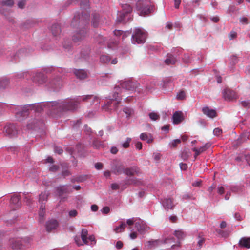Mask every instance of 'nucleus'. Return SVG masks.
Here are the masks:
<instances>
[{
	"instance_id": "29",
	"label": "nucleus",
	"mask_w": 250,
	"mask_h": 250,
	"mask_svg": "<svg viewBox=\"0 0 250 250\" xmlns=\"http://www.w3.org/2000/svg\"><path fill=\"white\" fill-rule=\"evenodd\" d=\"M140 139L143 141H146L147 143H150L153 141V137L149 134V135L146 133H142L140 135Z\"/></svg>"
},
{
	"instance_id": "61",
	"label": "nucleus",
	"mask_w": 250,
	"mask_h": 250,
	"mask_svg": "<svg viewBox=\"0 0 250 250\" xmlns=\"http://www.w3.org/2000/svg\"><path fill=\"white\" fill-rule=\"evenodd\" d=\"M54 149V152L59 154H61L63 152L62 149L61 147H59V146H55Z\"/></svg>"
},
{
	"instance_id": "35",
	"label": "nucleus",
	"mask_w": 250,
	"mask_h": 250,
	"mask_svg": "<svg viewBox=\"0 0 250 250\" xmlns=\"http://www.w3.org/2000/svg\"><path fill=\"white\" fill-rule=\"evenodd\" d=\"M130 33L131 32L129 31H126L125 32H124L123 31L120 30H115L114 31V34L115 36H119L122 35L123 38H124L125 37L129 36V34H130Z\"/></svg>"
},
{
	"instance_id": "6",
	"label": "nucleus",
	"mask_w": 250,
	"mask_h": 250,
	"mask_svg": "<svg viewBox=\"0 0 250 250\" xmlns=\"http://www.w3.org/2000/svg\"><path fill=\"white\" fill-rule=\"evenodd\" d=\"M122 11L119 12L116 21L118 23H125L128 21L129 19H131L130 12L132 11V8L127 4L122 5Z\"/></svg>"
},
{
	"instance_id": "54",
	"label": "nucleus",
	"mask_w": 250,
	"mask_h": 250,
	"mask_svg": "<svg viewBox=\"0 0 250 250\" xmlns=\"http://www.w3.org/2000/svg\"><path fill=\"white\" fill-rule=\"evenodd\" d=\"M190 155L189 153L187 150H184L181 154L182 158L184 160H187Z\"/></svg>"
},
{
	"instance_id": "49",
	"label": "nucleus",
	"mask_w": 250,
	"mask_h": 250,
	"mask_svg": "<svg viewBox=\"0 0 250 250\" xmlns=\"http://www.w3.org/2000/svg\"><path fill=\"white\" fill-rule=\"evenodd\" d=\"M138 219V218H132L127 220L126 224L129 225L128 229H131L130 226L132 225L134 223L135 224V222L137 221Z\"/></svg>"
},
{
	"instance_id": "53",
	"label": "nucleus",
	"mask_w": 250,
	"mask_h": 250,
	"mask_svg": "<svg viewBox=\"0 0 250 250\" xmlns=\"http://www.w3.org/2000/svg\"><path fill=\"white\" fill-rule=\"evenodd\" d=\"M24 201L27 205H30L32 203V199L31 196L27 193H24Z\"/></svg>"
},
{
	"instance_id": "36",
	"label": "nucleus",
	"mask_w": 250,
	"mask_h": 250,
	"mask_svg": "<svg viewBox=\"0 0 250 250\" xmlns=\"http://www.w3.org/2000/svg\"><path fill=\"white\" fill-rule=\"evenodd\" d=\"M123 112L126 114L127 118L130 117L134 113V111L132 108L127 107L123 108Z\"/></svg>"
},
{
	"instance_id": "62",
	"label": "nucleus",
	"mask_w": 250,
	"mask_h": 250,
	"mask_svg": "<svg viewBox=\"0 0 250 250\" xmlns=\"http://www.w3.org/2000/svg\"><path fill=\"white\" fill-rule=\"evenodd\" d=\"M246 156H244L243 154H241L235 158V161L238 162L243 161L245 159Z\"/></svg>"
},
{
	"instance_id": "59",
	"label": "nucleus",
	"mask_w": 250,
	"mask_h": 250,
	"mask_svg": "<svg viewBox=\"0 0 250 250\" xmlns=\"http://www.w3.org/2000/svg\"><path fill=\"white\" fill-rule=\"evenodd\" d=\"M181 143V140L180 139H175L174 140H173L171 143H170V145L172 147H175L177 144H179Z\"/></svg>"
},
{
	"instance_id": "8",
	"label": "nucleus",
	"mask_w": 250,
	"mask_h": 250,
	"mask_svg": "<svg viewBox=\"0 0 250 250\" xmlns=\"http://www.w3.org/2000/svg\"><path fill=\"white\" fill-rule=\"evenodd\" d=\"M30 241L31 239L28 237L21 239H13L11 241V247L13 250H21L25 247H28Z\"/></svg>"
},
{
	"instance_id": "25",
	"label": "nucleus",
	"mask_w": 250,
	"mask_h": 250,
	"mask_svg": "<svg viewBox=\"0 0 250 250\" xmlns=\"http://www.w3.org/2000/svg\"><path fill=\"white\" fill-rule=\"evenodd\" d=\"M74 73L77 78L81 80L85 79L87 76V73L84 69H75Z\"/></svg>"
},
{
	"instance_id": "45",
	"label": "nucleus",
	"mask_w": 250,
	"mask_h": 250,
	"mask_svg": "<svg viewBox=\"0 0 250 250\" xmlns=\"http://www.w3.org/2000/svg\"><path fill=\"white\" fill-rule=\"evenodd\" d=\"M148 115L150 119L154 121H156L160 118L159 115L157 113L154 112L149 113Z\"/></svg>"
},
{
	"instance_id": "41",
	"label": "nucleus",
	"mask_w": 250,
	"mask_h": 250,
	"mask_svg": "<svg viewBox=\"0 0 250 250\" xmlns=\"http://www.w3.org/2000/svg\"><path fill=\"white\" fill-rule=\"evenodd\" d=\"M88 178V176L87 175H82L75 177V180L78 183L83 182L86 181Z\"/></svg>"
},
{
	"instance_id": "51",
	"label": "nucleus",
	"mask_w": 250,
	"mask_h": 250,
	"mask_svg": "<svg viewBox=\"0 0 250 250\" xmlns=\"http://www.w3.org/2000/svg\"><path fill=\"white\" fill-rule=\"evenodd\" d=\"M183 60V62L186 63H189L191 62V59L190 58L189 55L188 53L184 54Z\"/></svg>"
},
{
	"instance_id": "14",
	"label": "nucleus",
	"mask_w": 250,
	"mask_h": 250,
	"mask_svg": "<svg viewBox=\"0 0 250 250\" xmlns=\"http://www.w3.org/2000/svg\"><path fill=\"white\" fill-rule=\"evenodd\" d=\"M81 101H87L90 103L91 104H97L100 103V99L93 95H87L81 96Z\"/></svg>"
},
{
	"instance_id": "9",
	"label": "nucleus",
	"mask_w": 250,
	"mask_h": 250,
	"mask_svg": "<svg viewBox=\"0 0 250 250\" xmlns=\"http://www.w3.org/2000/svg\"><path fill=\"white\" fill-rule=\"evenodd\" d=\"M63 85V83L61 76H57L52 78L49 82L48 86L54 90L60 89Z\"/></svg>"
},
{
	"instance_id": "16",
	"label": "nucleus",
	"mask_w": 250,
	"mask_h": 250,
	"mask_svg": "<svg viewBox=\"0 0 250 250\" xmlns=\"http://www.w3.org/2000/svg\"><path fill=\"white\" fill-rule=\"evenodd\" d=\"M141 173V171L138 167L136 166H133L125 168L124 173L127 176H132L135 174L139 175Z\"/></svg>"
},
{
	"instance_id": "30",
	"label": "nucleus",
	"mask_w": 250,
	"mask_h": 250,
	"mask_svg": "<svg viewBox=\"0 0 250 250\" xmlns=\"http://www.w3.org/2000/svg\"><path fill=\"white\" fill-rule=\"evenodd\" d=\"M45 206L42 204L40 207V210L39 212V221L40 223H42L44 221V217L45 215Z\"/></svg>"
},
{
	"instance_id": "26",
	"label": "nucleus",
	"mask_w": 250,
	"mask_h": 250,
	"mask_svg": "<svg viewBox=\"0 0 250 250\" xmlns=\"http://www.w3.org/2000/svg\"><path fill=\"white\" fill-rule=\"evenodd\" d=\"M162 204L163 207L166 210L172 209L173 207L174 206L172 203L171 199L170 198L164 199L162 201Z\"/></svg>"
},
{
	"instance_id": "55",
	"label": "nucleus",
	"mask_w": 250,
	"mask_h": 250,
	"mask_svg": "<svg viewBox=\"0 0 250 250\" xmlns=\"http://www.w3.org/2000/svg\"><path fill=\"white\" fill-rule=\"evenodd\" d=\"M131 140V139L130 138H127L126 139V140L122 144V145L123 147L125 148H127L129 146V144H130Z\"/></svg>"
},
{
	"instance_id": "19",
	"label": "nucleus",
	"mask_w": 250,
	"mask_h": 250,
	"mask_svg": "<svg viewBox=\"0 0 250 250\" xmlns=\"http://www.w3.org/2000/svg\"><path fill=\"white\" fill-rule=\"evenodd\" d=\"M223 97L226 101H231L234 97V93L233 91L229 88H226L222 91Z\"/></svg>"
},
{
	"instance_id": "28",
	"label": "nucleus",
	"mask_w": 250,
	"mask_h": 250,
	"mask_svg": "<svg viewBox=\"0 0 250 250\" xmlns=\"http://www.w3.org/2000/svg\"><path fill=\"white\" fill-rule=\"evenodd\" d=\"M101 21L100 15L97 13H93L92 14V25L94 27H97L98 26L99 24Z\"/></svg>"
},
{
	"instance_id": "2",
	"label": "nucleus",
	"mask_w": 250,
	"mask_h": 250,
	"mask_svg": "<svg viewBox=\"0 0 250 250\" xmlns=\"http://www.w3.org/2000/svg\"><path fill=\"white\" fill-rule=\"evenodd\" d=\"M89 13L82 12L75 14L71 23V26L73 28L79 29L76 31L72 36V40L75 42H77L83 39L85 37L86 31L85 26L89 21Z\"/></svg>"
},
{
	"instance_id": "5",
	"label": "nucleus",
	"mask_w": 250,
	"mask_h": 250,
	"mask_svg": "<svg viewBox=\"0 0 250 250\" xmlns=\"http://www.w3.org/2000/svg\"><path fill=\"white\" fill-rule=\"evenodd\" d=\"M121 96L113 92L112 96H110V98L106 102L105 104L102 106L103 109L107 111L116 110L121 102Z\"/></svg>"
},
{
	"instance_id": "57",
	"label": "nucleus",
	"mask_w": 250,
	"mask_h": 250,
	"mask_svg": "<svg viewBox=\"0 0 250 250\" xmlns=\"http://www.w3.org/2000/svg\"><path fill=\"white\" fill-rule=\"evenodd\" d=\"M87 240H89L91 242L90 244H89L88 245H93L95 244L96 243V240L95 239V237L93 235H90L87 237Z\"/></svg>"
},
{
	"instance_id": "22",
	"label": "nucleus",
	"mask_w": 250,
	"mask_h": 250,
	"mask_svg": "<svg viewBox=\"0 0 250 250\" xmlns=\"http://www.w3.org/2000/svg\"><path fill=\"white\" fill-rule=\"evenodd\" d=\"M124 182L127 185H133L135 186H139L143 184V182L140 179H137L135 177L126 178Z\"/></svg>"
},
{
	"instance_id": "18",
	"label": "nucleus",
	"mask_w": 250,
	"mask_h": 250,
	"mask_svg": "<svg viewBox=\"0 0 250 250\" xmlns=\"http://www.w3.org/2000/svg\"><path fill=\"white\" fill-rule=\"evenodd\" d=\"M58 226V223L55 219L49 220L46 223V229L47 231L50 232L56 229Z\"/></svg>"
},
{
	"instance_id": "32",
	"label": "nucleus",
	"mask_w": 250,
	"mask_h": 250,
	"mask_svg": "<svg viewBox=\"0 0 250 250\" xmlns=\"http://www.w3.org/2000/svg\"><path fill=\"white\" fill-rule=\"evenodd\" d=\"M9 84V80L6 77H2L0 79V89L6 88Z\"/></svg>"
},
{
	"instance_id": "17",
	"label": "nucleus",
	"mask_w": 250,
	"mask_h": 250,
	"mask_svg": "<svg viewBox=\"0 0 250 250\" xmlns=\"http://www.w3.org/2000/svg\"><path fill=\"white\" fill-rule=\"evenodd\" d=\"M10 206L14 210L21 207V203L20 202V198L18 195H14L11 197Z\"/></svg>"
},
{
	"instance_id": "50",
	"label": "nucleus",
	"mask_w": 250,
	"mask_h": 250,
	"mask_svg": "<svg viewBox=\"0 0 250 250\" xmlns=\"http://www.w3.org/2000/svg\"><path fill=\"white\" fill-rule=\"evenodd\" d=\"M222 132H223L222 130L219 127L214 128L213 131V135L215 136H217V137L221 136V134H222Z\"/></svg>"
},
{
	"instance_id": "40",
	"label": "nucleus",
	"mask_w": 250,
	"mask_h": 250,
	"mask_svg": "<svg viewBox=\"0 0 250 250\" xmlns=\"http://www.w3.org/2000/svg\"><path fill=\"white\" fill-rule=\"evenodd\" d=\"M174 234L178 239H183L185 237V234L182 230L175 231Z\"/></svg>"
},
{
	"instance_id": "56",
	"label": "nucleus",
	"mask_w": 250,
	"mask_h": 250,
	"mask_svg": "<svg viewBox=\"0 0 250 250\" xmlns=\"http://www.w3.org/2000/svg\"><path fill=\"white\" fill-rule=\"evenodd\" d=\"M185 97V93L184 91H181L178 93L176 96V98L179 100H183Z\"/></svg>"
},
{
	"instance_id": "11",
	"label": "nucleus",
	"mask_w": 250,
	"mask_h": 250,
	"mask_svg": "<svg viewBox=\"0 0 250 250\" xmlns=\"http://www.w3.org/2000/svg\"><path fill=\"white\" fill-rule=\"evenodd\" d=\"M135 226L138 232L141 234L145 233L150 229L143 220L140 219H138L135 222Z\"/></svg>"
},
{
	"instance_id": "37",
	"label": "nucleus",
	"mask_w": 250,
	"mask_h": 250,
	"mask_svg": "<svg viewBox=\"0 0 250 250\" xmlns=\"http://www.w3.org/2000/svg\"><path fill=\"white\" fill-rule=\"evenodd\" d=\"M176 62L175 57L172 55L168 56V57L165 60V62L167 64H173Z\"/></svg>"
},
{
	"instance_id": "20",
	"label": "nucleus",
	"mask_w": 250,
	"mask_h": 250,
	"mask_svg": "<svg viewBox=\"0 0 250 250\" xmlns=\"http://www.w3.org/2000/svg\"><path fill=\"white\" fill-rule=\"evenodd\" d=\"M202 111L205 115L209 118H213L216 116V111L213 109L209 108L208 106L203 107Z\"/></svg>"
},
{
	"instance_id": "10",
	"label": "nucleus",
	"mask_w": 250,
	"mask_h": 250,
	"mask_svg": "<svg viewBox=\"0 0 250 250\" xmlns=\"http://www.w3.org/2000/svg\"><path fill=\"white\" fill-rule=\"evenodd\" d=\"M112 172L115 174H121L124 173L125 169L123 164L117 160H114L111 163Z\"/></svg>"
},
{
	"instance_id": "1",
	"label": "nucleus",
	"mask_w": 250,
	"mask_h": 250,
	"mask_svg": "<svg viewBox=\"0 0 250 250\" xmlns=\"http://www.w3.org/2000/svg\"><path fill=\"white\" fill-rule=\"evenodd\" d=\"M81 102V96L65 101L39 102L23 105L11 106L18 120L21 121L27 117L30 112L40 113L46 111L59 114L62 112L74 111L78 108Z\"/></svg>"
},
{
	"instance_id": "44",
	"label": "nucleus",
	"mask_w": 250,
	"mask_h": 250,
	"mask_svg": "<svg viewBox=\"0 0 250 250\" xmlns=\"http://www.w3.org/2000/svg\"><path fill=\"white\" fill-rule=\"evenodd\" d=\"M22 52H23L22 50H20L18 51L17 52L14 53V54L12 56H11L10 61H11L12 62H14V61L16 62V61H18V60L19 58V55Z\"/></svg>"
},
{
	"instance_id": "13",
	"label": "nucleus",
	"mask_w": 250,
	"mask_h": 250,
	"mask_svg": "<svg viewBox=\"0 0 250 250\" xmlns=\"http://www.w3.org/2000/svg\"><path fill=\"white\" fill-rule=\"evenodd\" d=\"M59 196L61 197L64 194H69L73 191L70 185H62L55 188Z\"/></svg>"
},
{
	"instance_id": "63",
	"label": "nucleus",
	"mask_w": 250,
	"mask_h": 250,
	"mask_svg": "<svg viewBox=\"0 0 250 250\" xmlns=\"http://www.w3.org/2000/svg\"><path fill=\"white\" fill-rule=\"evenodd\" d=\"M77 211L75 209L71 210L69 212V215L70 217H75L77 216Z\"/></svg>"
},
{
	"instance_id": "7",
	"label": "nucleus",
	"mask_w": 250,
	"mask_h": 250,
	"mask_svg": "<svg viewBox=\"0 0 250 250\" xmlns=\"http://www.w3.org/2000/svg\"><path fill=\"white\" fill-rule=\"evenodd\" d=\"M146 38V33L143 29L136 28L131 36V42L134 44H143Z\"/></svg>"
},
{
	"instance_id": "34",
	"label": "nucleus",
	"mask_w": 250,
	"mask_h": 250,
	"mask_svg": "<svg viewBox=\"0 0 250 250\" xmlns=\"http://www.w3.org/2000/svg\"><path fill=\"white\" fill-rule=\"evenodd\" d=\"M249 139V134L248 133H242L240 137L237 139V144H240Z\"/></svg>"
},
{
	"instance_id": "15",
	"label": "nucleus",
	"mask_w": 250,
	"mask_h": 250,
	"mask_svg": "<svg viewBox=\"0 0 250 250\" xmlns=\"http://www.w3.org/2000/svg\"><path fill=\"white\" fill-rule=\"evenodd\" d=\"M33 81L38 84H42L47 81V77L41 72H37L33 77Z\"/></svg>"
},
{
	"instance_id": "31",
	"label": "nucleus",
	"mask_w": 250,
	"mask_h": 250,
	"mask_svg": "<svg viewBox=\"0 0 250 250\" xmlns=\"http://www.w3.org/2000/svg\"><path fill=\"white\" fill-rule=\"evenodd\" d=\"M88 231L85 229H82L81 234V237L83 242L85 244H89V242L87 240Z\"/></svg>"
},
{
	"instance_id": "48",
	"label": "nucleus",
	"mask_w": 250,
	"mask_h": 250,
	"mask_svg": "<svg viewBox=\"0 0 250 250\" xmlns=\"http://www.w3.org/2000/svg\"><path fill=\"white\" fill-rule=\"evenodd\" d=\"M2 5L11 7L14 4L13 0H3L1 2Z\"/></svg>"
},
{
	"instance_id": "64",
	"label": "nucleus",
	"mask_w": 250,
	"mask_h": 250,
	"mask_svg": "<svg viewBox=\"0 0 250 250\" xmlns=\"http://www.w3.org/2000/svg\"><path fill=\"white\" fill-rule=\"evenodd\" d=\"M241 104L242 106L245 108H249L250 107V101H242Z\"/></svg>"
},
{
	"instance_id": "39",
	"label": "nucleus",
	"mask_w": 250,
	"mask_h": 250,
	"mask_svg": "<svg viewBox=\"0 0 250 250\" xmlns=\"http://www.w3.org/2000/svg\"><path fill=\"white\" fill-rule=\"evenodd\" d=\"M89 0H81L80 5L81 8L85 10L89 9Z\"/></svg>"
},
{
	"instance_id": "38",
	"label": "nucleus",
	"mask_w": 250,
	"mask_h": 250,
	"mask_svg": "<svg viewBox=\"0 0 250 250\" xmlns=\"http://www.w3.org/2000/svg\"><path fill=\"white\" fill-rule=\"evenodd\" d=\"M50 69H53V71H54L55 72L56 74L59 73L60 74H62V75H64V74L67 73L68 71L65 68H63L62 67H57V68L51 67Z\"/></svg>"
},
{
	"instance_id": "12",
	"label": "nucleus",
	"mask_w": 250,
	"mask_h": 250,
	"mask_svg": "<svg viewBox=\"0 0 250 250\" xmlns=\"http://www.w3.org/2000/svg\"><path fill=\"white\" fill-rule=\"evenodd\" d=\"M4 132L5 134L9 137L16 136L18 133L16 126L12 124H6L4 128Z\"/></svg>"
},
{
	"instance_id": "47",
	"label": "nucleus",
	"mask_w": 250,
	"mask_h": 250,
	"mask_svg": "<svg viewBox=\"0 0 250 250\" xmlns=\"http://www.w3.org/2000/svg\"><path fill=\"white\" fill-rule=\"evenodd\" d=\"M42 123L40 121L36 120V122H34V125L29 124L28 128L29 129H35L40 125V124H42Z\"/></svg>"
},
{
	"instance_id": "52",
	"label": "nucleus",
	"mask_w": 250,
	"mask_h": 250,
	"mask_svg": "<svg viewBox=\"0 0 250 250\" xmlns=\"http://www.w3.org/2000/svg\"><path fill=\"white\" fill-rule=\"evenodd\" d=\"M198 246L199 248H201L205 242V239L202 237V236L201 235V234L198 235Z\"/></svg>"
},
{
	"instance_id": "43",
	"label": "nucleus",
	"mask_w": 250,
	"mask_h": 250,
	"mask_svg": "<svg viewBox=\"0 0 250 250\" xmlns=\"http://www.w3.org/2000/svg\"><path fill=\"white\" fill-rule=\"evenodd\" d=\"M111 60L110 57L108 55H103L100 57V61L104 63H108Z\"/></svg>"
},
{
	"instance_id": "42",
	"label": "nucleus",
	"mask_w": 250,
	"mask_h": 250,
	"mask_svg": "<svg viewBox=\"0 0 250 250\" xmlns=\"http://www.w3.org/2000/svg\"><path fill=\"white\" fill-rule=\"evenodd\" d=\"M216 232L219 236L224 238L227 237L229 235V231L228 230L224 231L217 229Z\"/></svg>"
},
{
	"instance_id": "60",
	"label": "nucleus",
	"mask_w": 250,
	"mask_h": 250,
	"mask_svg": "<svg viewBox=\"0 0 250 250\" xmlns=\"http://www.w3.org/2000/svg\"><path fill=\"white\" fill-rule=\"evenodd\" d=\"M59 168V167L58 166L56 165H53L51 166L50 167H49V170L50 171L52 172H56L58 170Z\"/></svg>"
},
{
	"instance_id": "46",
	"label": "nucleus",
	"mask_w": 250,
	"mask_h": 250,
	"mask_svg": "<svg viewBox=\"0 0 250 250\" xmlns=\"http://www.w3.org/2000/svg\"><path fill=\"white\" fill-rule=\"evenodd\" d=\"M49 194L48 192H44L39 195V202L46 201L47 199Z\"/></svg>"
},
{
	"instance_id": "24",
	"label": "nucleus",
	"mask_w": 250,
	"mask_h": 250,
	"mask_svg": "<svg viewBox=\"0 0 250 250\" xmlns=\"http://www.w3.org/2000/svg\"><path fill=\"white\" fill-rule=\"evenodd\" d=\"M210 144L208 143L206 144L203 146H201L199 148L194 147L192 149L193 151L195 152L194 158L196 159L197 156H198L200 153L206 150L208 147L210 146Z\"/></svg>"
},
{
	"instance_id": "33",
	"label": "nucleus",
	"mask_w": 250,
	"mask_h": 250,
	"mask_svg": "<svg viewBox=\"0 0 250 250\" xmlns=\"http://www.w3.org/2000/svg\"><path fill=\"white\" fill-rule=\"evenodd\" d=\"M126 224L125 222H121L120 225L116 227L114 229V231L116 233H119L123 231L126 227Z\"/></svg>"
},
{
	"instance_id": "3",
	"label": "nucleus",
	"mask_w": 250,
	"mask_h": 250,
	"mask_svg": "<svg viewBox=\"0 0 250 250\" xmlns=\"http://www.w3.org/2000/svg\"><path fill=\"white\" fill-rule=\"evenodd\" d=\"M139 84L136 81L126 80L120 83V85L116 86L113 90L115 94H119L121 96H124L123 93L126 91H134L138 87Z\"/></svg>"
},
{
	"instance_id": "27",
	"label": "nucleus",
	"mask_w": 250,
	"mask_h": 250,
	"mask_svg": "<svg viewBox=\"0 0 250 250\" xmlns=\"http://www.w3.org/2000/svg\"><path fill=\"white\" fill-rule=\"evenodd\" d=\"M51 31L52 35L54 37H56L57 38L58 36L60 35V33L61 32L60 25L56 23L53 24L51 27Z\"/></svg>"
},
{
	"instance_id": "58",
	"label": "nucleus",
	"mask_w": 250,
	"mask_h": 250,
	"mask_svg": "<svg viewBox=\"0 0 250 250\" xmlns=\"http://www.w3.org/2000/svg\"><path fill=\"white\" fill-rule=\"evenodd\" d=\"M239 21L242 24H247L249 23L248 18L245 17L240 18Z\"/></svg>"
},
{
	"instance_id": "4",
	"label": "nucleus",
	"mask_w": 250,
	"mask_h": 250,
	"mask_svg": "<svg viewBox=\"0 0 250 250\" xmlns=\"http://www.w3.org/2000/svg\"><path fill=\"white\" fill-rule=\"evenodd\" d=\"M136 10L141 16L148 15L153 10V7L148 0H137Z\"/></svg>"
},
{
	"instance_id": "21",
	"label": "nucleus",
	"mask_w": 250,
	"mask_h": 250,
	"mask_svg": "<svg viewBox=\"0 0 250 250\" xmlns=\"http://www.w3.org/2000/svg\"><path fill=\"white\" fill-rule=\"evenodd\" d=\"M238 246L241 248H250V237H243L239 241Z\"/></svg>"
},
{
	"instance_id": "23",
	"label": "nucleus",
	"mask_w": 250,
	"mask_h": 250,
	"mask_svg": "<svg viewBox=\"0 0 250 250\" xmlns=\"http://www.w3.org/2000/svg\"><path fill=\"white\" fill-rule=\"evenodd\" d=\"M173 123L174 124L180 123L184 119L183 113L180 111H176L172 116Z\"/></svg>"
}]
</instances>
